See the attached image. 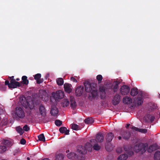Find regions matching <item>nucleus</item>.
<instances>
[{"label": "nucleus", "mask_w": 160, "mask_h": 160, "mask_svg": "<svg viewBox=\"0 0 160 160\" xmlns=\"http://www.w3.org/2000/svg\"><path fill=\"white\" fill-rule=\"evenodd\" d=\"M15 80L17 81H19L20 80V79L19 78H16V80Z\"/></svg>", "instance_id": "obj_53"}, {"label": "nucleus", "mask_w": 160, "mask_h": 160, "mask_svg": "<svg viewBox=\"0 0 160 160\" xmlns=\"http://www.w3.org/2000/svg\"><path fill=\"white\" fill-rule=\"evenodd\" d=\"M56 160H63L64 158V156L62 154H59L56 156Z\"/></svg>", "instance_id": "obj_36"}, {"label": "nucleus", "mask_w": 160, "mask_h": 160, "mask_svg": "<svg viewBox=\"0 0 160 160\" xmlns=\"http://www.w3.org/2000/svg\"><path fill=\"white\" fill-rule=\"evenodd\" d=\"M91 146H93V149L96 151L99 150L101 148V146L98 144L97 141L95 139H92L90 141Z\"/></svg>", "instance_id": "obj_8"}, {"label": "nucleus", "mask_w": 160, "mask_h": 160, "mask_svg": "<svg viewBox=\"0 0 160 160\" xmlns=\"http://www.w3.org/2000/svg\"><path fill=\"white\" fill-rule=\"evenodd\" d=\"M83 91V87L81 86H79L76 88L75 91L76 95L78 97L81 96L82 94Z\"/></svg>", "instance_id": "obj_12"}, {"label": "nucleus", "mask_w": 160, "mask_h": 160, "mask_svg": "<svg viewBox=\"0 0 160 160\" xmlns=\"http://www.w3.org/2000/svg\"><path fill=\"white\" fill-rule=\"evenodd\" d=\"M132 129L136 131H138L143 133H145L147 132V129L139 128L134 126L132 127Z\"/></svg>", "instance_id": "obj_20"}, {"label": "nucleus", "mask_w": 160, "mask_h": 160, "mask_svg": "<svg viewBox=\"0 0 160 160\" xmlns=\"http://www.w3.org/2000/svg\"><path fill=\"white\" fill-rule=\"evenodd\" d=\"M54 94L53 96L57 99H61L63 98L64 96V92L61 90L57 91Z\"/></svg>", "instance_id": "obj_13"}, {"label": "nucleus", "mask_w": 160, "mask_h": 160, "mask_svg": "<svg viewBox=\"0 0 160 160\" xmlns=\"http://www.w3.org/2000/svg\"><path fill=\"white\" fill-rule=\"evenodd\" d=\"M134 102L138 106L141 105L143 102L142 94H139L137 98L134 99Z\"/></svg>", "instance_id": "obj_10"}, {"label": "nucleus", "mask_w": 160, "mask_h": 160, "mask_svg": "<svg viewBox=\"0 0 160 160\" xmlns=\"http://www.w3.org/2000/svg\"><path fill=\"white\" fill-rule=\"evenodd\" d=\"M130 153V154H131V155H132L133 154V152H129Z\"/></svg>", "instance_id": "obj_54"}, {"label": "nucleus", "mask_w": 160, "mask_h": 160, "mask_svg": "<svg viewBox=\"0 0 160 160\" xmlns=\"http://www.w3.org/2000/svg\"><path fill=\"white\" fill-rule=\"evenodd\" d=\"M69 102L68 100H66L64 102L63 104L64 106L65 107H67L69 105Z\"/></svg>", "instance_id": "obj_45"}, {"label": "nucleus", "mask_w": 160, "mask_h": 160, "mask_svg": "<svg viewBox=\"0 0 160 160\" xmlns=\"http://www.w3.org/2000/svg\"><path fill=\"white\" fill-rule=\"evenodd\" d=\"M15 114L17 117L20 118H23L25 117L24 112L20 107L16 108Z\"/></svg>", "instance_id": "obj_5"}, {"label": "nucleus", "mask_w": 160, "mask_h": 160, "mask_svg": "<svg viewBox=\"0 0 160 160\" xmlns=\"http://www.w3.org/2000/svg\"><path fill=\"white\" fill-rule=\"evenodd\" d=\"M22 82H17L15 80H13L10 81V83L8 80H6L5 82V84L8 85L9 88H15L18 87H20L21 86Z\"/></svg>", "instance_id": "obj_4"}, {"label": "nucleus", "mask_w": 160, "mask_h": 160, "mask_svg": "<svg viewBox=\"0 0 160 160\" xmlns=\"http://www.w3.org/2000/svg\"><path fill=\"white\" fill-rule=\"evenodd\" d=\"M114 137V134L112 132H109L106 136V139L108 142H110L112 140Z\"/></svg>", "instance_id": "obj_18"}, {"label": "nucleus", "mask_w": 160, "mask_h": 160, "mask_svg": "<svg viewBox=\"0 0 160 160\" xmlns=\"http://www.w3.org/2000/svg\"><path fill=\"white\" fill-rule=\"evenodd\" d=\"M96 140L97 142H102L104 140V136L101 133H99L97 134L96 136Z\"/></svg>", "instance_id": "obj_15"}, {"label": "nucleus", "mask_w": 160, "mask_h": 160, "mask_svg": "<svg viewBox=\"0 0 160 160\" xmlns=\"http://www.w3.org/2000/svg\"><path fill=\"white\" fill-rule=\"evenodd\" d=\"M27 77L25 76H23L22 78V82H21L22 83H21L22 84V83H23L24 84L27 85L28 84L29 81L27 79Z\"/></svg>", "instance_id": "obj_27"}, {"label": "nucleus", "mask_w": 160, "mask_h": 160, "mask_svg": "<svg viewBox=\"0 0 160 160\" xmlns=\"http://www.w3.org/2000/svg\"><path fill=\"white\" fill-rule=\"evenodd\" d=\"M70 80L72 81L75 82H77V80L74 77H71L70 78Z\"/></svg>", "instance_id": "obj_47"}, {"label": "nucleus", "mask_w": 160, "mask_h": 160, "mask_svg": "<svg viewBox=\"0 0 160 160\" xmlns=\"http://www.w3.org/2000/svg\"><path fill=\"white\" fill-rule=\"evenodd\" d=\"M39 111L40 114L42 116H44L46 114V109L44 106L42 104H40L39 107Z\"/></svg>", "instance_id": "obj_21"}, {"label": "nucleus", "mask_w": 160, "mask_h": 160, "mask_svg": "<svg viewBox=\"0 0 160 160\" xmlns=\"http://www.w3.org/2000/svg\"><path fill=\"white\" fill-rule=\"evenodd\" d=\"M77 152L80 155L77 156V158L79 160H85V158L83 156L87 152L86 147L82 146H79L77 148Z\"/></svg>", "instance_id": "obj_3"}, {"label": "nucleus", "mask_w": 160, "mask_h": 160, "mask_svg": "<svg viewBox=\"0 0 160 160\" xmlns=\"http://www.w3.org/2000/svg\"><path fill=\"white\" fill-rule=\"evenodd\" d=\"M106 93L105 91L100 92V97L101 99H104L106 97Z\"/></svg>", "instance_id": "obj_40"}, {"label": "nucleus", "mask_w": 160, "mask_h": 160, "mask_svg": "<svg viewBox=\"0 0 160 160\" xmlns=\"http://www.w3.org/2000/svg\"><path fill=\"white\" fill-rule=\"evenodd\" d=\"M71 86L70 84L65 83L64 85L65 91L68 93H70L72 91Z\"/></svg>", "instance_id": "obj_17"}, {"label": "nucleus", "mask_w": 160, "mask_h": 160, "mask_svg": "<svg viewBox=\"0 0 160 160\" xmlns=\"http://www.w3.org/2000/svg\"><path fill=\"white\" fill-rule=\"evenodd\" d=\"M76 154L74 153H72L67 154V157L69 159H73L74 158V156H76Z\"/></svg>", "instance_id": "obj_34"}, {"label": "nucleus", "mask_w": 160, "mask_h": 160, "mask_svg": "<svg viewBox=\"0 0 160 160\" xmlns=\"http://www.w3.org/2000/svg\"><path fill=\"white\" fill-rule=\"evenodd\" d=\"M96 78L99 82H100L102 79V77L101 75H98L97 76Z\"/></svg>", "instance_id": "obj_42"}, {"label": "nucleus", "mask_w": 160, "mask_h": 160, "mask_svg": "<svg viewBox=\"0 0 160 160\" xmlns=\"http://www.w3.org/2000/svg\"><path fill=\"white\" fill-rule=\"evenodd\" d=\"M120 83V82L119 81H116L114 82L113 83V90L114 92H116L118 88V85Z\"/></svg>", "instance_id": "obj_26"}, {"label": "nucleus", "mask_w": 160, "mask_h": 160, "mask_svg": "<svg viewBox=\"0 0 160 160\" xmlns=\"http://www.w3.org/2000/svg\"><path fill=\"white\" fill-rule=\"evenodd\" d=\"M72 128L75 130H79V126H78L75 123L72 124L71 125Z\"/></svg>", "instance_id": "obj_37"}, {"label": "nucleus", "mask_w": 160, "mask_h": 160, "mask_svg": "<svg viewBox=\"0 0 160 160\" xmlns=\"http://www.w3.org/2000/svg\"><path fill=\"white\" fill-rule=\"evenodd\" d=\"M126 125V127L128 128L130 126V124H127Z\"/></svg>", "instance_id": "obj_50"}, {"label": "nucleus", "mask_w": 160, "mask_h": 160, "mask_svg": "<svg viewBox=\"0 0 160 160\" xmlns=\"http://www.w3.org/2000/svg\"><path fill=\"white\" fill-rule=\"evenodd\" d=\"M159 98H160V94H159Z\"/></svg>", "instance_id": "obj_56"}, {"label": "nucleus", "mask_w": 160, "mask_h": 160, "mask_svg": "<svg viewBox=\"0 0 160 160\" xmlns=\"http://www.w3.org/2000/svg\"><path fill=\"white\" fill-rule=\"evenodd\" d=\"M99 90L100 92H102L105 91L106 88L104 86H102L100 87Z\"/></svg>", "instance_id": "obj_44"}, {"label": "nucleus", "mask_w": 160, "mask_h": 160, "mask_svg": "<svg viewBox=\"0 0 160 160\" xmlns=\"http://www.w3.org/2000/svg\"><path fill=\"white\" fill-rule=\"evenodd\" d=\"M20 143L24 145L26 143V141L24 139L22 138L20 140Z\"/></svg>", "instance_id": "obj_46"}, {"label": "nucleus", "mask_w": 160, "mask_h": 160, "mask_svg": "<svg viewBox=\"0 0 160 160\" xmlns=\"http://www.w3.org/2000/svg\"><path fill=\"white\" fill-rule=\"evenodd\" d=\"M159 147L156 143L152 144L147 148V151L149 153H151L152 152L159 149Z\"/></svg>", "instance_id": "obj_9"}, {"label": "nucleus", "mask_w": 160, "mask_h": 160, "mask_svg": "<svg viewBox=\"0 0 160 160\" xmlns=\"http://www.w3.org/2000/svg\"><path fill=\"white\" fill-rule=\"evenodd\" d=\"M42 160H50L48 158H44Z\"/></svg>", "instance_id": "obj_51"}, {"label": "nucleus", "mask_w": 160, "mask_h": 160, "mask_svg": "<svg viewBox=\"0 0 160 160\" xmlns=\"http://www.w3.org/2000/svg\"><path fill=\"white\" fill-rule=\"evenodd\" d=\"M38 139L40 141L45 142V138L43 133L41 134L38 136Z\"/></svg>", "instance_id": "obj_35"}, {"label": "nucleus", "mask_w": 160, "mask_h": 160, "mask_svg": "<svg viewBox=\"0 0 160 160\" xmlns=\"http://www.w3.org/2000/svg\"><path fill=\"white\" fill-rule=\"evenodd\" d=\"M69 129H66V130H65V131L64 133L65 135H69Z\"/></svg>", "instance_id": "obj_48"}, {"label": "nucleus", "mask_w": 160, "mask_h": 160, "mask_svg": "<svg viewBox=\"0 0 160 160\" xmlns=\"http://www.w3.org/2000/svg\"><path fill=\"white\" fill-rule=\"evenodd\" d=\"M148 118L149 119L151 122H152L154 120L155 117L153 115L148 114Z\"/></svg>", "instance_id": "obj_38"}, {"label": "nucleus", "mask_w": 160, "mask_h": 160, "mask_svg": "<svg viewBox=\"0 0 160 160\" xmlns=\"http://www.w3.org/2000/svg\"><path fill=\"white\" fill-rule=\"evenodd\" d=\"M58 108L56 106H52L50 111V113L53 116H56L58 113Z\"/></svg>", "instance_id": "obj_16"}, {"label": "nucleus", "mask_w": 160, "mask_h": 160, "mask_svg": "<svg viewBox=\"0 0 160 160\" xmlns=\"http://www.w3.org/2000/svg\"><path fill=\"white\" fill-rule=\"evenodd\" d=\"M14 155H15V154H14Z\"/></svg>", "instance_id": "obj_57"}, {"label": "nucleus", "mask_w": 160, "mask_h": 160, "mask_svg": "<svg viewBox=\"0 0 160 160\" xmlns=\"http://www.w3.org/2000/svg\"><path fill=\"white\" fill-rule=\"evenodd\" d=\"M128 158V156L127 154H122L119 156L118 158V160H125Z\"/></svg>", "instance_id": "obj_31"}, {"label": "nucleus", "mask_w": 160, "mask_h": 160, "mask_svg": "<svg viewBox=\"0 0 160 160\" xmlns=\"http://www.w3.org/2000/svg\"><path fill=\"white\" fill-rule=\"evenodd\" d=\"M56 81L58 85L61 86L63 84V80L62 78H59L57 79Z\"/></svg>", "instance_id": "obj_33"}, {"label": "nucleus", "mask_w": 160, "mask_h": 160, "mask_svg": "<svg viewBox=\"0 0 160 160\" xmlns=\"http://www.w3.org/2000/svg\"><path fill=\"white\" fill-rule=\"evenodd\" d=\"M123 102L124 103L130 104L132 103V100L130 97L125 96L123 99Z\"/></svg>", "instance_id": "obj_19"}, {"label": "nucleus", "mask_w": 160, "mask_h": 160, "mask_svg": "<svg viewBox=\"0 0 160 160\" xmlns=\"http://www.w3.org/2000/svg\"><path fill=\"white\" fill-rule=\"evenodd\" d=\"M85 122L87 124H91L94 122V120L92 117L86 118L84 120Z\"/></svg>", "instance_id": "obj_25"}, {"label": "nucleus", "mask_w": 160, "mask_h": 160, "mask_svg": "<svg viewBox=\"0 0 160 160\" xmlns=\"http://www.w3.org/2000/svg\"><path fill=\"white\" fill-rule=\"evenodd\" d=\"M118 139L119 140H121V139L122 137L121 136H119V137H118Z\"/></svg>", "instance_id": "obj_52"}, {"label": "nucleus", "mask_w": 160, "mask_h": 160, "mask_svg": "<svg viewBox=\"0 0 160 160\" xmlns=\"http://www.w3.org/2000/svg\"><path fill=\"white\" fill-rule=\"evenodd\" d=\"M131 136V134L129 131H126L124 132V136H122L123 139L126 140L129 139Z\"/></svg>", "instance_id": "obj_29"}, {"label": "nucleus", "mask_w": 160, "mask_h": 160, "mask_svg": "<svg viewBox=\"0 0 160 160\" xmlns=\"http://www.w3.org/2000/svg\"><path fill=\"white\" fill-rule=\"evenodd\" d=\"M154 159L155 160H160V152L157 151L154 154Z\"/></svg>", "instance_id": "obj_32"}, {"label": "nucleus", "mask_w": 160, "mask_h": 160, "mask_svg": "<svg viewBox=\"0 0 160 160\" xmlns=\"http://www.w3.org/2000/svg\"><path fill=\"white\" fill-rule=\"evenodd\" d=\"M41 75L40 73H38L35 75L34 78L35 80L37 81V83L38 84H40L43 82V79H41Z\"/></svg>", "instance_id": "obj_14"}, {"label": "nucleus", "mask_w": 160, "mask_h": 160, "mask_svg": "<svg viewBox=\"0 0 160 160\" xmlns=\"http://www.w3.org/2000/svg\"><path fill=\"white\" fill-rule=\"evenodd\" d=\"M8 78H9L10 81L13 80H15L14 78V77L13 76H12L10 77H9Z\"/></svg>", "instance_id": "obj_49"}, {"label": "nucleus", "mask_w": 160, "mask_h": 160, "mask_svg": "<svg viewBox=\"0 0 160 160\" xmlns=\"http://www.w3.org/2000/svg\"><path fill=\"white\" fill-rule=\"evenodd\" d=\"M55 123L57 126H60L62 124V122L59 120H56L55 121Z\"/></svg>", "instance_id": "obj_39"}, {"label": "nucleus", "mask_w": 160, "mask_h": 160, "mask_svg": "<svg viewBox=\"0 0 160 160\" xmlns=\"http://www.w3.org/2000/svg\"><path fill=\"white\" fill-rule=\"evenodd\" d=\"M138 89L137 88H133L131 89L130 95L132 96H134L138 94Z\"/></svg>", "instance_id": "obj_23"}, {"label": "nucleus", "mask_w": 160, "mask_h": 160, "mask_svg": "<svg viewBox=\"0 0 160 160\" xmlns=\"http://www.w3.org/2000/svg\"><path fill=\"white\" fill-rule=\"evenodd\" d=\"M148 146V144L147 143H144L141 142L136 145L134 147V149L136 152H140L143 153L145 152L147 150Z\"/></svg>", "instance_id": "obj_2"}, {"label": "nucleus", "mask_w": 160, "mask_h": 160, "mask_svg": "<svg viewBox=\"0 0 160 160\" xmlns=\"http://www.w3.org/2000/svg\"><path fill=\"white\" fill-rule=\"evenodd\" d=\"M15 129L17 132L19 133L20 135H21L23 133L24 131L20 126L16 127Z\"/></svg>", "instance_id": "obj_28"}, {"label": "nucleus", "mask_w": 160, "mask_h": 160, "mask_svg": "<svg viewBox=\"0 0 160 160\" xmlns=\"http://www.w3.org/2000/svg\"><path fill=\"white\" fill-rule=\"evenodd\" d=\"M120 91L122 95H127L130 90V88L127 85H124L122 86L120 88Z\"/></svg>", "instance_id": "obj_6"}, {"label": "nucleus", "mask_w": 160, "mask_h": 160, "mask_svg": "<svg viewBox=\"0 0 160 160\" xmlns=\"http://www.w3.org/2000/svg\"><path fill=\"white\" fill-rule=\"evenodd\" d=\"M2 142L4 144L3 145L5 146L7 148L11 147L12 145L10 141L6 139H3Z\"/></svg>", "instance_id": "obj_24"}, {"label": "nucleus", "mask_w": 160, "mask_h": 160, "mask_svg": "<svg viewBox=\"0 0 160 160\" xmlns=\"http://www.w3.org/2000/svg\"><path fill=\"white\" fill-rule=\"evenodd\" d=\"M39 97L43 101L46 102L48 100L49 97L48 94L45 91L40 92L39 93Z\"/></svg>", "instance_id": "obj_7"}, {"label": "nucleus", "mask_w": 160, "mask_h": 160, "mask_svg": "<svg viewBox=\"0 0 160 160\" xmlns=\"http://www.w3.org/2000/svg\"><path fill=\"white\" fill-rule=\"evenodd\" d=\"M121 96L119 94H116L113 97L112 103L114 105H116L119 104L120 101Z\"/></svg>", "instance_id": "obj_11"}, {"label": "nucleus", "mask_w": 160, "mask_h": 160, "mask_svg": "<svg viewBox=\"0 0 160 160\" xmlns=\"http://www.w3.org/2000/svg\"><path fill=\"white\" fill-rule=\"evenodd\" d=\"M27 159L28 160H30V158L29 157H27Z\"/></svg>", "instance_id": "obj_55"}, {"label": "nucleus", "mask_w": 160, "mask_h": 160, "mask_svg": "<svg viewBox=\"0 0 160 160\" xmlns=\"http://www.w3.org/2000/svg\"><path fill=\"white\" fill-rule=\"evenodd\" d=\"M85 91L90 92L88 98L90 99H94L98 96V90L96 85L94 83H90L88 81H85L84 82Z\"/></svg>", "instance_id": "obj_1"}, {"label": "nucleus", "mask_w": 160, "mask_h": 160, "mask_svg": "<svg viewBox=\"0 0 160 160\" xmlns=\"http://www.w3.org/2000/svg\"><path fill=\"white\" fill-rule=\"evenodd\" d=\"M7 150V147L3 145H0V153H3L5 152Z\"/></svg>", "instance_id": "obj_30"}, {"label": "nucleus", "mask_w": 160, "mask_h": 160, "mask_svg": "<svg viewBox=\"0 0 160 160\" xmlns=\"http://www.w3.org/2000/svg\"><path fill=\"white\" fill-rule=\"evenodd\" d=\"M23 130L28 132L30 130V128L28 126L27 124H25L23 127Z\"/></svg>", "instance_id": "obj_43"}, {"label": "nucleus", "mask_w": 160, "mask_h": 160, "mask_svg": "<svg viewBox=\"0 0 160 160\" xmlns=\"http://www.w3.org/2000/svg\"><path fill=\"white\" fill-rule=\"evenodd\" d=\"M71 102L70 106L73 110L75 109L76 107V102L73 97H71L70 98Z\"/></svg>", "instance_id": "obj_22"}, {"label": "nucleus", "mask_w": 160, "mask_h": 160, "mask_svg": "<svg viewBox=\"0 0 160 160\" xmlns=\"http://www.w3.org/2000/svg\"><path fill=\"white\" fill-rule=\"evenodd\" d=\"M67 128L64 127H62L60 128L59 129V131L61 133H64L66 130Z\"/></svg>", "instance_id": "obj_41"}]
</instances>
